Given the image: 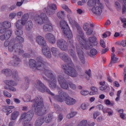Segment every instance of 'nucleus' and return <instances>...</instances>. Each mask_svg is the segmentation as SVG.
I'll return each mask as SVG.
<instances>
[{"label":"nucleus","mask_w":126,"mask_h":126,"mask_svg":"<svg viewBox=\"0 0 126 126\" xmlns=\"http://www.w3.org/2000/svg\"><path fill=\"white\" fill-rule=\"evenodd\" d=\"M56 44L57 47L63 51H66L68 50L67 44L66 42L63 39L58 40Z\"/></svg>","instance_id":"nucleus-8"},{"label":"nucleus","mask_w":126,"mask_h":126,"mask_svg":"<svg viewBox=\"0 0 126 126\" xmlns=\"http://www.w3.org/2000/svg\"><path fill=\"white\" fill-rule=\"evenodd\" d=\"M57 79L61 87L63 89L67 90L68 88V82L62 75H59L58 76Z\"/></svg>","instance_id":"nucleus-9"},{"label":"nucleus","mask_w":126,"mask_h":126,"mask_svg":"<svg viewBox=\"0 0 126 126\" xmlns=\"http://www.w3.org/2000/svg\"><path fill=\"white\" fill-rule=\"evenodd\" d=\"M77 52L81 62L83 64L85 63V59L83 54V52L80 48V46L78 45H76Z\"/></svg>","instance_id":"nucleus-12"},{"label":"nucleus","mask_w":126,"mask_h":126,"mask_svg":"<svg viewBox=\"0 0 126 126\" xmlns=\"http://www.w3.org/2000/svg\"><path fill=\"white\" fill-rule=\"evenodd\" d=\"M36 62L34 60L32 59H30L29 62V65L30 67L32 69H35V67L36 66Z\"/></svg>","instance_id":"nucleus-32"},{"label":"nucleus","mask_w":126,"mask_h":126,"mask_svg":"<svg viewBox=\"0 0 126 126\" xmlns=\"http://www.w3.org/2000/svg\"><path fill=\"white\" fill-rule=\"evenodd\" d=\"M42 52L46 57L48 58H50L51 57V54L50 50L49 47L46 46L43 47L42 49Z\"/></svg>","instance_id":"nucleus-15"},{"label":"nucleus","mask_w":126,"mask_h":126,"mask_svg":"<svg viewBox=\"0 0 126 126\" xmlns=\"http://www.w3.org/2000/svg\"><path fill=\"white\" fill-rule=\"evenodd\" d=\"M58 17L60 19H63L65 16V14L63 11H59L57 14Z\"/></svg>","instance_id":"nucleus-37"},{"label":"nucleus","mask_w":126,"mask_h":126,"mask_svg":"<svg viewBox=\"0 0 126 126\" xmlns=\"http://www.w3.org/2000/svg\"><path fill=\"white\" fill-rule=\"evenodd\" d=\"M2 73L4 74L7 77H9L11 75L12 71L11 70L8 69H4L1 71Z\"/></svg>","instance_id":"nucleus-30"},{"label":"nucleus","mask_w":126,"mask_h":126,"mask_svg":"<svg viewBox=\"0 0 126 126\" xmlns=\"http://www.w3.org/2000/svg\"><path fill=\"white\" fill-rule=\"evenodd\" d=\"M68 19L70 23H71L72 25L75 26V22H76L74 20L73 21L71 17L68 18Z\"/></svg>","instance_id":"nucleus-60"},{"label":"nucleus","mask_w":126,"mask_h":126,"mask_svg":"<svg viewBox=\"0 0 126 126\" xmlns=\"http://www.w3.org/2000/svg\"><path fill=\"white\" fill-rule=\"evenodd\" d=\"M12 33V31L10 30H7L5 32L4 36L5 40L8 39L11 35Z\"/></svg>","instance_id":"nucleus-34"},{"label":"nucleus","mask_w":126,"mask_h":126,"mask_svg":"<svg viewBox=\"0 0 126 126\" xmlns=\"http://www.w3.org/2000/svg\"><path fill=\"white\" fill-rule=\"evenodd\" d=\"M97 53V51L96 49L93 48L91 49L90 51V56L91 57H94V56L96 55Z\"/></svg>","instance_id":"nucleus-40"},{"label":"nucleus","mask_w":126,"mask_h":126,"mask_svg":"<svg viewBox=\"0 0 126 126\" xmlns=\"http://www.w3.org/2000/svg\"><path fill=\"white\" fill-rule=\"evenodd\" d=\"M45 38L50 43L53 44L55 42L54 36L52 34L47 33L45 35Z\"/></svg>","instance_id":"nucleus-17"},{"label":"nucleus","mask_w":126,"mask_h":126,"mask_svg":"<svg viewBox=\"0 0 126 126\" xmlns=\"http://www.w3.org/2000/svg\"><path fill=\"white\" fill-rule=\"evenodd\" d=\"M29 15L28 14H26L23 15L21 18V20L25 22L26 23V21L28 20L29 18Z\"/></svg>","instance_id":"nucleus-48"},{"label":"nucleus","mask_w":126,"mask_h":126,"mask_svg":"<svg viewBox=\"0 0 126 126\" xmlns=\"http://www.w3.org/2000/svg\"><path fill=\"white\" fill-rule=\"evenodd\" d=\"M16 39L19 42V43H22L24 42V39L23 38L20 36H17L16 38Z\"/></svg>","instance_id":"nucleus-49"},{"label":"nucleus","mask_w":126,"mask_h":126,"mask_svg":"<svg viewBox=\"0 0 126 126\" xmlns=\"http://www.w3.org/2000/svg\"><path fill=\"white\" fill-rule=\"evenodd\" d=\"M81 108L83 110H85L87 109V108H88V107L87 106L86 104L85 103L82 104L81 106Z\"/></svg>","instance_id":"nucleus-58"},{"label":"nucleus","mask_w":126,"mask_h":126,"mask_svg":"<svg viewBox=\"0 0 126 126\" xmlns=\"http://www.w3.org/2000/svg\"><path fill=\"white\" fill-rule=\"evenodd\" d=\"M43 28L45 32H50L53 29L52 26L50 24H46L43 25Z\"/></svg>","instance_id":"nucleus-24"},{"label":"nucleus","mask_w":126,"mask_h":126,"mask_svg":"<svg viewBox=\"0 0 126 126\" xmlns=\"http://www.w3.org/2000/svg\"><path fill=\"white\" fill-rule=\"evenodd\" d=\"M16 34L17 36L22 35L23 33V31L22 29H17V28L15 31Z\"/></svg>","instance_id":"nucleus-42"},{"label":"nucleus","mask_w":126,"mask_h":126,"mask_svg":"<svg viewBox=\"0 0 126 126\" xmlns=\"http://www.w3.org/2000/svg\"><path fill=\"white\" fill-rule=\"evenodd\" d=\"M87 4L89 6L93 7L92 11L94 14L97 16L100 15L103 7L100 3L99 0H89Z\"/></svg>","instance_id":"nucleus-2"},{"label":"nucleus","mask_w":126,"mask_h":126,"mask_svg":"<svg viewBox=\"0 0 126 126\" xmlns=\"http://www.w3.org/2000/svg\"><path fill=\"white\" fill-rule=\"evenodd\" d=\"M126 12V7L125 5H123L122 8V14H124Z\"/></svg>","instance_id":"nucleus-63"},{"label":"nucleus","mask_w":126,"mask_h":126,"mask_svg":"<svg viewBox=\"0 0 126 126\" xmlns=\"http://www.w3.org/2000/svg\"><path fill=\"white\" fill-rule=\"evenodd\" d=\"M4 82L10 86H14L15 84V82L12 80H6L4 81Z\"/></svg>","instance_id":"nucleus-46"},{"label":"nucleus","mask_w":126,"mask_h":126,"mask_svg":"<svg viewBox=\"0 0 126 126\" xmlns=\"http://www.w3.org/2000/svg\"><path fill=\"white\" fill-rule=\"evenodd\" d=\"M53 116V115L52 114H48L47 115L46 118H45V121L46 123H49L51 121Z\"/></svg>","instance_id":"nucleus-36"},{"label":"nucleus","mask_w":126,"mask_h":126,"mask_svg":"<svg viewBox=\"0 0 126 126\" xmlns=\"http://www.w3.org/2000/svg\"><path fill=\"white\" fill-rule=\"evenodd\" d=\"M61 67L64 73L69 76L74 78L78 76L77 72L72 67L65 64H62Z\"/></svg>","instance_id":"nucleus-3"},{"label":"nucleus","mask_w":126,"mask_h":126,"mask_svg":"<svg viewBox=\"0 0 126 126\" xmlns=\"http://www.w3.org/2000/svg\"><path fill=\"white\" fill-rule=\"evenodd\" d=\"M57 9L56 5L54 4H52L47 6V8H44L43 11L44 13H46L47 15L51 16L55 13V10Z\"/></svg>","instance_id":"nucleus-7"},{"label":"nucleus","mask_w":126,"mask_h":126,"mask_svg":"<svg viewBox=\"0 0 126 126\" xmlns=\"http://www.w3.org/2000/svg\"><path fill=\"white\" fill-rule=\"evenodd\" d=\"M33 113L32 110H30L27 113H26V116L25 117V120H24L25 125L29 123L30 124L29 122H28V123H27V121H30L32 119V118L33 117Z\"/></svg>","instance_id":"nucleus-16"},{"label":"nucleus","mask_w":126,"mask_h":126,"mask_svg":"<svg viewBox=\"0 0 126 126\" xmlns=\"http://www.w3.org/2000/svg\"><path fill=\"white\" fill-rule=\"evenodd\" d=\"M100 113L99 112L97 111H95L94 112L93 114V118L95 119L96 117L99 115Z\"/></svg>","instance_id":"nucleus-57"},{"label":"nucleus","mask_w":126,"mask_h":126,"mask_svg":"<svg viewBox=\"0 0 126 126\" xmlns=\"http://www.w3.org/2000/svg\"><path fill=\"white\" fill-rule=\"evenodd\" d=\"M43 78L48 83L49 86L51 89H54L58 87L56 84V79L49 80L45 77H43Z\"/></svg>","instance_id":"nucleus-11"},{"label":"nucleus","mask_w":126,"mask_h":126,"mask_svg":"<svg viewBox=\"0 0 126 126\" xmlns=\"http://www.w3.org/2000/svg\"><path fill=\"white\" fill-rule=\"evenodd\" d=\"M32 107H34V111L38 116L46 113L49 110L47 104L44 106L43 99L40 96H38L34 99Z\"/></svg>","instance_id":"nucleus-1"},{"label":"nucleus","mask_w":126,"mask_h":126,"mask_svg":"<svg viewBox=\"0 0 126 126\" xmlns=\"http://www.w3.org/2000/svg\"><path fill=\"white\" fill-rule=\"evenodd\" d=\"M46 91L47 92V93H48L49 94L51 95L53 97H55V94H54L52 92H51L49 89L48 88H47V89L46 90Z\"/></svg>","instance_id":"nucleus-56"},{"label":"nucleus","mask_w":126,"mask_h":126,"mask_svg":"<svg viewBox=\"0 0 126 126\" xmlns=\"http://www.w3.org/2000/svg\"><path fill=\"white\" fill-rule=\"evenodd\" d=\"M64 36L69 39L72 37V35L68 26L62 29Z\"/></svg>","instance_id":"nucleus-14"},{"label":"nucleus","mask_w":126,"mask_h":126,"mask_svg":"<svg viewBox=\"0 0 126 126\" xmlns=\"http://www.w3.org/2000/svg\"><path fill=\"white\" fill-rule=\"evenodd\" d=\"M44 72L45 75L49 79V80H51L53 79H56L55 77L51 71L46 69Z\"/></svg>","instance_id":"nucleus-21"},{"label":"nucleus","mask_w":126,"mask_h":126,"mask_svg":"<svg viewBox=\"0 0 126 126\" xmlns=\"http://www.w3.org/2000/svg\"><path fill=\"white\" fill-rule=\"evenodd\" d=\"M37 83L36 87L40 91L44 93L46 91L47 88L45 85L38 80H36Z\"/></svg>","instance_id":"nucleus-13"},{"label":"nucleus","mask_w":126,"mask_h":126,"mask_svg":"<svg viewBox=\"0 0 126 126\" xmlns=\"http://www.w3.org/2000/svg\"><path fill=\"white\" fill-rule=\"evenodd\" d=\"M55 98L57 101L60 102H62L63 100L61 97V95H60V94L58 95L55 96Z\"/></svg>","instance_id":"nucleus-52"},{"label":"nucleus","mask_w":126,"mask_h":126,"mask_svg":"<svg viewBox=\"0 0 126 126\" xmlns=\"http://www.w3.org/2000/svg\"><path fill=\"white\" fill-rule=\"evenodd\" d=\"M65 103L68 105H72L75 104L76 101L72 98L69 96L65 100Z\"/></svg>","instance_id":"nucleus-26"},{"label":"nucleus","mask_w":126,"mask_h":126,"mask_svg":"<svg viewBox=\"0 0 126 126\" xmlns=\"http://www.w3.org/2000/svg\"><path fill=\"white\" fill-rule=\"evenodd\" d=\"M100 45L103 48H105L106 46L105 44L104 40L102 39H101L100 41Z\"/></svg>","instance_id":"nucleus-55"},{"label":"nucleus","mask_w":126,"mask_h":126,"mask_svg":"<svg viewBox=\"0 0 126 126\" xmlns=\"http://www.w3.org/2000/svg\"><path fill=\"white\" fill-rule=\"evenodd\" d=\"M13 78L16 80H18L19 79V77L18 76V72L16 70H14L13 73Z\"/></svg>","instance_id":"nucleus-41"},{"label":"nucleus","mask_w":126,"mask_h":126,"mask_svg":"<svg viewBox=\"0 0 126 126\" xmlns=\"http://www.w3.org/2000/svg\"><path fill=\"white\" fill-rule=\"evenodd\" d=\"M33 26L32 22L31 21H28L26 24L25 29L27 31H30L32 29Z\"/></svg>","instance_id":"nucleus-27"},{"label":"nucleus","mask_w":126,"mask_h":126,"mask_svg":"<svg viewBox=\"0 0 126 126\" xmlns=\"http://www.w3.org/2000/svg\"><path fill=\"white\" fill-rule=\"evenodd\" d=\"M97 38L95 36L90 37L89 38L90 43H86V44L82 45L81 47L82 49L83 48L86 49H90L93 47V46H95L97 44Z\"/></svg>","instance_id":"nucleus-4"},{"label":"nucleus","mask_w":126,"mask_h":126,"mask_svg":"<svg viewBox=\"0 0 126 126\" xmlns=\"http://www.w3.org/2000/svg\"><path fill=\"white\" fill-rule=\"evenodd\" d=\"M58 93L61 95L63 101L65 100L69 96L68 94L64 92L60 91L58 92Z\"/></svg>","instance_id":"nucleus-29"},{"label":"nucleus","mask_w":126,"mask_h":126,"mask_svg":"<svg viewBox=\"0 0 126 126\" xmlns=\"http://www.w3.org/2000/svg\"><path fill=\"white\" fill-rule=\"evenodd\" d=\"M107 87V86L106 85H102L99 87L100 89L101 90H103L106 89Z\"/></svg>","instance_id":"nucleus-61"},{"label":"nucleus","mask_w":126,"mask_h":126,"mask_svg":"<svg viewBox=\"0 0 126 126\" xmlns=\"http://www.w3.org/2000/svg\"><path fill=\"white\" fill-rule=\"evenodd\" d=\"M60 58L65 62H67L71 61V59L67 54L64 52H60L59 54Z\"/></svg>","instance_id":"nucleus-18"},{"label":"nucleus","mask_w":126,"mask_h":126,"mask_svg":"<svg viewBox=\"0 0 126 126\" xmlns=\"http://www.w3.org/2000/svg\"><path fill=\"white\" fill-rule=\"evenodd\" d=\"M26 23L21 20H18L16 23V26L17 29H22L24 26L25 25Z\"/></svg>","instance_id":"nucleus-25"},{"label":"nucleus","mask_w":126,"mask_h":126,"mask_svg":"<svg viewBox=\"0 0 126 126\" xmlns=\"http://www.w3.org/2000/svg\"><path fill=\"white\" fill-rule=\"evenodd\" d=\"M115 6L117 10L119 11L121 9V6L120 3L117 1H116L115 3Z\"/></svg>","instance_id":"nucleus-47"},{"label":"nucleus","mask_w":126,"mask_h":126,"mask_svg":"<svg viewBox=\"0 0 126 126\" xmlns=\"http://www.w3.org/2000/svg\"><path fill=\"white\" fill-rule=\"evenodd\" d=\"M45 121V118L43 116H41L36 120L35 125V126H40Z\"/></svg>","instance_id":"nucleus-22"},{"label":"nucleus","mask_w":126,"mask_h":126,"mask_svg":"<svg viewBox=\"0 0 126 126\" xmlns=\"http://www.w3.org/2000/svg\"><path fill=\"white\" fill-rule=\"evenodd\" d=\"M63 118V115L61 114H60L58 117V122H60L62 120Z\"/></svg>","instance_id":"nucleus-64"},{"label":"nucleus","mask_w":126,"mask_h":126,"mask_svg":"<svg viewBox=\"0 0 126 126\" xmlns=\"http://www.w3.org/2000/svg\"><path fill=\"white\" fill-rule=\"evenodd\" d=\"M15 40L14 39H12L10 41V44L8 47V50L10 52H12L14 49L15 50V52H17L22 48V44L20 43L15 44Z\"/></svg>","instance_id":"nucleus-6"},{"label":"nucleus","mask_w":126,"mask_h":126,"mask_svg":"<svg viewBox=\"0 0 126 126\" xmlns=\"http://www.w3.org/2000/svg\"><path fill=\"white\" fill-rule=\"evenodd\" d=\"M36 41L38 44L41 46L45 47L46 46V43L44 38L41 36H38L36 38Z\"/></svg>","instance_id":"nucleus-19"},{"label":"nucleus","mask_w":126,"mask_h":126,"mask_svg":"<svg viewBox=\"0 0 126 126\" xmlns=\"http://www.w3.org/2000/svg\"><path fill=\"white\" fill-rule=\"evenodd\" d=\"M3 94L6 97H10L11 96V94L6 90L3 91Z\"/></svg>","instance_id":"nucleus-53"},{"label":"nucleus","mask_w":126,"mask_h":126,"mask_svg":"<svg viewBox=\"0 0 126 126\" xmlns=\"http://www.w3.org/2000/svg\"><path fill=\"white\" fill-rule=\"evenodd\" d=\"M68 52L69 54L71 56L73 60L75 61H77V57L74 51L72 49H70L68 50Z\"/></svg>","instance_id":"nucleus-28"},{"label":"nucleus","mask_w":126,"mask_h":126,"mask_svg":"<svg viewBox=\"0 0 126 126\" xmlns=\"http://www.w3.org/2000/svg\"><path fill=\"white\" fill-rule=\"evenodd\" d=\"M88 123L86 120H83L79 124L78 126H88Z\"/></svg>","instance_id":"nucleus-45"},{"label":"nucleus","mask_w":126,"mask_h":126,"mask_svg":"<svg viewBox=\"0 0 126 126\" xmlns=\"http://www.w3.org/2000/svg\"><path fill=\"white\" fill-rule=\"evenodd\" d=\"M13 60L10 61V63L13 66H16L18 65L20 61V59L16 55H14L12 57Z\"/></svg>","instance_id":"nucleus-20"},{"label":"nucleus","mask_w":126,"mask_h":126,"mask_svg":"<svg viewBox=\"0 0 126 126\" xmlns=\"http://www.w3.org/2000/svg\"><path fill=\"white\" fill-rule=\"evenodd\" d=\"M60 25L62 29L68 26L66 22L63 20L60 21Z\"/></svg>","instance_id":"nucleus-39"},{"label":"nucleus","mask_w":126,"mask_h":126,"mask_svg":"<svg viewBox=\"0 0 126 126\" xmlns=\"http://www.w3.org/2000/svg\"><path fill=\"white\" fill-rule=\"evenodd\" d=\"M19 114V112L17 111H15L11 114V120H15Z\"/></svg>","instance_id":"nucleus-31"},{"label":"nucleus","mask_w":126,"mask_h":126,"mask_svg":"<svg viewBox=\"0 0 126 126\" xmlns=\"http://www.w3.org/2000/svg\"><path fill=\"white\" fill-rule=\"evenodd\" d=\"M51 50L53 55L54 56H56L59 53V50L56 47H53L51 48Z\"/></svg>","instance_id":"nucleus-33"},{"label":"nucleus","mask_w":126,"mask_h":126,"mask_svg":"<svg viewBox=\"0 0 126 126\" xmlns=\"http://www.w3.org/2000/svg\"><path fill=\"white\" fill-rule=\"evenodd\" d=\"M2 26L6 29L9 28L11 26L10 22L8 21H4L2 24Z\"/></svg>","instance_id":"nucleus-35"},{"label":"nucleus","mask_w":126,"mask_h":126,"mask_svg":"<svg viewBox=\"0 0 126 126\" xmlns=\"http://www.w3.org/2000/svg\"><path fill=\"white\" fill-rule=\"evenodd\" d=\"M16 14L15 13H11L9 16L10 18H14L16 16Z\"/></svg>","instance_id":"nucleus-62"},{"label":"nucleus","mask_w":126,"mask_h":126,"mask_svg":"<svg viewBox=\"0 0 126 126\" xmlns=\"http://www.w3.org/2000/svg\"><path fill=\"white\" fill-rule=\"evenodd\" d=\"M62 8L65 9L68 13L71 14L72 13L71 11L68 8V7L65 5H63L62 6Z\"/></svg>","instance_id":"nucleus-51"},{"label":"nucleus","mask_w":126,"mask_h":126,"mask_svg":"<svg viewBox=\"0 0 126 126\" xmlns=\"http://www.w3.org/2000/svg\"><path fill=\"white\" fill-rule=\"evenodd\" d=\"M34 20L36 23L40 25L47 23L48 21L46 14L43 13H41L40 15H36L34 17Z\"/></svg>","instance_id":"nucleus-5"},{"label":"nucleus","mask_w":126,"mask_h":126,"mask_svg":"<svg viewBox=\"0 0 126 126\" xmlns=\"http://www.w3.org/2000/svg\"><path fill=\"white\" fill-rule=\"evenodd\" d=\"M75 26L79 34L77 35V38L79 41L80 40H82V39H83L84 38V34L83 32L82 29L77 22H75Z\"/></svg>","instance_id":"nucleus-10"},{"label":"nucleus","mask_w":126,"mask_h":126,"mask_svg":"<svg viewBox=\"0 0 126 126\" xmlns=\"http://www.w3.org/2000/svg\"><path fill=\"white\" fill-rule=\"evenodd\" d=\"M91 89L92 91L90 93V94L91 95H93L96 94L98 91L96 87L94 86L92 87L91 88Z\"/></svg>","instance_id":"nucleus-43"},{"label":"nucleus","mask_w":126,"mask_h":126,"mask_svg":"<svg viewBox=\"0 0 126 126\" xmlns=\"http://www.w3.org/2000/svg\"><path fill=\"white\" fill-rule=\"evenodd\" d=\"M93 31V30L92 29H88L86 32L87 34V35H90L92 34Z\"/></svg>","instance_id":"nucleus-59"},{"label":"nucleus","mask_w":126,"mask_h":126,"mask_svg":"<svg viewBox=\"0 0 126 126\" xmlns=\"http://www.w3.org/2000/svg\"><path fill=\"white\" fill-rule=\"evenodd\" d=\"M68 39H69L67 41L68 44V45H70V46L73 47V40H72L68 38Z\"/></svg>","instance_id":"nucleus-54"},{"label":"nucleus","mask_w":126,"mask_h":126,"mask_svg":"<svg viewBox=\"0 0 126 126\" xmlns=\"http://www.w3.org/2000/svg\"><path fill=\"white\" fill-rule=\"evenodd\" d=\"M68 84L71 88L73 90H75L76 89V86L71 81H69L68 82Z\"/></svg>","instance_id":"nucleus-50"},{"label":"nucleus","mask_w":126,"mask_h":126,"mask_svg":"<svg viewBox=\"0 0 126 126\" xmlns=\"http://www.w3.org/2000/svg\"><path fill=\"white\" fill-rule=\"evenodd\" d=\"M36 63H46V60L41 56L37 57L36 59Z\"/></svg>","instance_id":"nucleus-38"},{"label":"nucleus","mask_w":126,"mask_h":126,"mask_svg":"<svg viewBox=\"0 0 126 126\" xmlns=\"http://www.w3.org/2000/svg\"><path fill=\"white\" fill-rule=\"evenodd\" d=\"M77 114V112L74 111H71V112L67 115V118L70 119L75 116Z\"/></svg>","instance_id":"nucleus-44"},{"label":"nucleus","mask_w":126,"mask_h":126,"mask_svg":"<svg viewBox=\"0 0 126 126\" xmlns=\"http://www.w3.org/2000/svg\"><path fill=\"white\" fill-rule=\"evenodd\" d=\"M46 63H36L35 69L44 71L46 69L45 68V64Z\"/></svg>","instance_id":"nucleus-23"}]
</instances>
